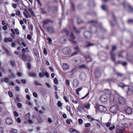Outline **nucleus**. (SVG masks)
<instances>
[{
    "label": "nucleus",
    "mask_w": 133,
    "mask_h": 133,
    "mask_svg": "<svg viewBox=\"0 0 133 133\" xmlns=\"http://www.w3.org/2000/svg\"><path fill=\"white\" fill-rule=\"evenodd\" d=\"M73 85L75 88L77 87L78 85L79 82L76 79L74 80L73 82Z\"/></svg>",
    "instance_id": "nucleus-13"
},
{
    "label": "nucleus",
    "mask_w": 133,
    "mask_h": 133,
    "mask_svg": "<svg viewBox=\"0 0 133 133\" xmlns=\"http://www.w3.org/2000/svg\"><path fill=\"white\" fill-rule=\"evenodd\" d=\"M26 121H28L30 118V115L29 113L26 115L24 117Z\"/></svg>",
    "instance_id": "nucleus-23"
},
{
    "label": "nucleus",
    "mask_w": 133,
    "mask_h": 133,
    "mask_svg": "<svg viewBox=\"0 0 133 133\" xmlns=\"http://www.w3.org/2000/svg\"><path fill=\"white\" fill-rule=\"evenodd\" d=\"M129 9V11L130 12H132L133 11V8H132L130 5H128Z\"/></svg>",
    "instance_id": "nucleus-35"
},
{
    "label": "nucleus",
    "mask_w": 133,
    "mask_h": 133,
    "mask_svg": "<svg viewBox=\"0 0 133 133\" xmlns=\"http://www.w3.org/2000/svg\"><path fill=\"white\" fill-rule=\"evenodd\" d=\"M66 109L70 113L71 112V108L70 107L67 106L66 107Z\"/></svg>",
    "instance_id": "nucleus-45"
},
{
    "label": "nucleus",
    "mask_w": 133,
    "mask_h": 133,
    "mask_svg": "<svg viewBox=\"0 0 133 133\" xmlns=\"http://www.w3.org/2000/svg\"><path fill=\"white\" fill-rule=\"evenodd\" d=\"M70 41L72 43L76 44V41H74V40L75 38V37L74 36L72 33H71L70 35Z\"/></svg>",
    "instance_id": "nucleus-8"
},
{
    "label": "nucleus",
    "mask_w": 133,
    "mask_h": 133,
    "mask_svg": "<svg viewBox=\"0 0 133 133\" xmlns=\"http://www.w3.org/2000/svg\"><path fill=\"white\" fill-rule=\"evenodd\" d=\"M118 107L117 105H115L111 107L110 109V110L112 113H116L118 110Z\"/></svg>",
    "instance_id": "nucleus-3"
},
{
    "label": "nucleus",
    "mask_w": 133,
    "mask_h": 133,
    "mask_svg": "<svg viewBox=\"0 0 133 133\" xmlns=\"http://www.w3.org/2000/svg\"><path fill=\"white\" fill-rule=\"evenodd\" d=\"M66 37L65 36H63L60 38L61 42L63 44H65L66 42Z\"/></svg>",
    "instance_id": "nucleus-14"
},
{
    "label": "nucleus",
    "mask_w": 133,
    "mask_h": 133,
    "mask_svg": "<svg viewBox=\"0 0 133 133\" xmlns=\"http://www.w3.org/2000/svg\"><path fill=\"white\" fill-rule=\"evenodd\" d=\"M54 83L56 84H58V82L57 78H54Z\"/></svg>",
    "instance_id": "nucleus-43"
},
{
    "label": "nucleus",
    "mask_w": 133,
    "mask_h": 133,
    "mask_svg": "<svg viewBox=\"0 0 133 133\" xmlns=\"http://www.w3.org/2000/svg\"><path fill=\"white\" fill-rule=\"evenodd\" d=\"M79 77L80 80L82 81H84L87 78L84 72L81 73L79 75Z\"/></svg>",
    "instance_id": "nucleus-4"
},
{
    "label": "nucleus",
    "mask_w": 133,
    "mask_h": 133,
    "mask_svg": "<svg viewBox=\"0 0 133 133\" xmlns=\"http://www.w3.org/2000/svg\"><path fill=\"white\" fill-rule=\"evenodd\" d=\"M105 93L107 94H109L110 93V91L109 90H107L105 91Z\"/></svg>",
    "instance_id": "nucleus-63"
},
{
    "label": "nucleus",
    "mask_w": 133,
    "mask_h": 133,
    "mask_svg": "<svg viewBox=\"0 0 133 133\" xmlns=\"http://www.w3.org/2000/svg\"><path fill=\"white\" fill-rule=\"evenodd\" d=\"M77 23L78 24H82L83 21L80 17H78L77 19Z\"/></svg>",
    "instance_id": "nucleus-21"
},
{
    "label": "nucleus",
    "mask_w": 133,
    "mask_h": 133,
    "mask_svg": "<svg viewBox=\"0 0 133 133\" xmlns=\"http://www.w3.org/2000/svg\"><path fill=\"white\" fill-rule=\"evenodd\" d=\"M102 8L103 10L105 11H106L107 9V6L105 5H102Z\"/></svg>",
    "instance_id": "nucleus-33"
},
{
    "label": "nucleus",
    "mask_w": 133,
    "mask_h": 133,
    "mask_svg": "<svg viewBox=\"0 0 133 133\" xmlns=\"http://www.w3.org/2000/svg\"><path fill=\"white\" fill-rule=\"evenodd\" d=\"M83 109L84 108H83L81 106H78L77 108V110L81 113H82L83 112Z\"/></svg>",
    "instance_id": "nucleus-20"
},
{
    "label": "nucleus",
    "mask_w": 133,
    "mask_h": 133,
    "mask_svg": "<svg viewBox=\"0 0 133 133\" xmlns=\"http://www.w3.org/2000/svg\"><path fill=\"white\" fill-rule=\"evenodd\" d=\"M18 130L17 129L12 128L10 130L9 133H18Z\"/></svg>",
    "instance_id": "nucleus-19"
},
{
    "label": "nucleus",
    "mask_w": 133,
    "mask_h": 133,
    "mask_svg": "<svg viewBox=\"0 0 133 133\" xmlns=\"http://www.w3.org/2000/svg\"><path fill=\"white\" fill-rule=\"evenodd\" d=\"M125 111L126 112L127 114L129 115L131 114L132 111V108H131L129 107L125 108Z\"/></svg>",
    "instance_id": "nucleus-10"
},
{
    "label": "nucleus",
    "mask_w": 133,
    "mask_h": 133,
    "mask_svg": "<svg viewBox=\"0 0 133 133\" xmlns=\"http://www.w3.org/2000/svg\"><path fill=\"white\" fill-rule=\"evenodd\" d=\"M62 67L64 70H67L69 69V65L66 63H63L62 65Z\"/></svg>",
    "instance_id": "nucleus-11"
},
{
    "label": "nucleus",
    "mask_w": 133,
    "mask_h": 133,
    "mask_svg": "<svg viewBox=\"0 0 133 133\" xmlns=\"http://www.w3.org/2000/svg\"><path fill=\"white\" fill-rule=\"evenodd\" d=\"M4 130L3 128L2 127H0V133H3Z\"/></svg>",
    "instance_id": "nucleus-54"
},
{
    "label": "nucleus",
    "mask_w": 133,
    "mask_h": 133,
    "mask_svg": "<svg viewBox=\"0 0 133 133\" xmlns=\"http://www.w3.org/2000/svg\"><path fill=\"white\" fill-rule=\"evenodd\" d=\"M4 81L6 83H8L9 82V79L8 77H6L4 79Z\"/></svg>",
    "instance_id": "nucleus-37"
},
{
    "label": "nucleus",
    "mask_w": 133,
    "mask_h": 133,
    "mask_svg": "<svg viewBox=\"0 0 133 133\" xmlns=\"http://www.w3.org/2000/svg\"><path fill=\"white\" fill-rule=\"evenodd\" d=\"M44 75L47 77H48L49 76V74L47 72H45Z\"/></svg>",
    "instance_id": "nucleus-47"
},
{
    "label": "nucleus",
    "mask_w": 133,
    "mask_h": 133,
    "mask_svg": "<svg viewBox=\"0 0 133 133\" xmlns=\"http://www.w3.org/2000/svg\"><path fill=\"white\" fill-rule=\"evenodd\" d=\"M115 128V126L114 125H113L112 127H110L109 128V129L110 130H112Z\"/></svg>",
    "instance_id": "nucleus-50"
},
{
    "label": "nucleus",
    "mask_w": 133,
    "mask_h": 133,
    "mask_svg": "<svg viewBox=\"0 0 133 133\" xmlns=\"http://www.w3.org/2000/svg\"><path fill=\"white\" fill-rule=\"evenodd\" d=\"M118 101L119 103L121 104L124 105L126 103L125 99L122 97H120L119 98Z\"/></svg>",
    "instance_id": "nucleus-9"
},
{
    "label": "nucleus",
    "mask_w": 133,
    "mask_h": 133,
    "mask_svg": "<svg viewBox=\"0 0 133 133\" xmlns=\"http://www.w3.org/2000/svg\"><path fill=\"white\" fill-rule=\"evenodd\" d=\"M108 99V96L106 95H103L100 97V100L102 102L104 103L107 102Z\"/></svg>",
    "instance_id": "nucleus-5"
},
{
    "label": "nucleus",
    "mask_w": 133,
    "mask_h": 133,
    "mask_svg": "<svg viewBox=\"0 0 133 133\" xmlns=\"http://www.w3.org/2000/svg\"><path fill=\"white\" fill-rule=\"evenodd\" d=\"M70 81L69 79L66 80L65 81V83L67 85L69 86L70 85Z\"/></svg>",
    "instance_id": "nucleus-38"
},
{
    "label": "nucleus",
    "mask_w": 133,
    "mask_h": 133,
    "mask_svg": "<svg viewBox=\"0 0 133 133\" xmlns=\"http://www.w3.org/2000/svg\"><path fill=\"white\" fill-rule=\"evenodd\" d=\"M57 105L59 107H61L62 104L61 103V102L60 101H58L57 103Z\"/></svg>",
    "instance_id": "nucleus-44"
},
{
    "label": "nucleus",
    "mask_w": 133,
    "mask_h": 133,
    "mask_svg": "<svg viewBox=\"0 0 133 133\" xmlns=\"http://www.w3.org/2000/svg\"><path fill=\"white\" fill-rule=\"evenodd\" d=\"M71 8H72L73 10L74 11L75 10V5L73 3H72L71 4Z\"/></svg>",
    "instance_id": "nucleus-53"
},
{
    "label": "nucleus",
    "mask_w": 133,
    "mask_h": 133,
    "mask_svg": "<svg viewBox=\"0 0 133 133\" xmlns=\"http://www.w3.org/2000/svg\"><path fill=\"white\" fill-rule=\"evenodd\" d=\"M3 50L5 51L6 53L7 54H9V52L7 49L4 46L3 47Z\"/></svg>",
    "instance_id": "nucleus-39"
},
{
    "label": "nucleus",
    "mask_w": 133,
    "mask_h": 133,
    "mask_svg": "<svg viewBox=\"0 0 133 133\" xmlns=\"http://www.w3.org/2000/svg\"><path fill=\"white\" fill-rule=\"evenodd\" d=\"M12 41V39L10 37L5 38L4 39V41L6 43L11 42Z\"/></svg>",
    "instance_id": "nucleus-18"
},
{
    "label": "nucleus",
    "mask_w": 133,
    "mask_h": 133,
    "mask_svg": "<svg viewBox=\"0 0 133 133\" xmlns=\"http://www.w3.org/2000/svg\"><path fill=\"white\" fill-rule=\"evenodd\" d=\"M96 112H98L99 111L103 112L107 110V108L104 105H100L97 106V105L95 107Z\"/></svg>",
    "instance_id": "nucleus-1"
},
{
    "label": "nucleus",
    "mask_w": 133,
    "mask_h": 133,
    "mask_svg": "<svg viewBox=\"0 0 133 133\" xmlns=\"http://www.w3.org/2000/svg\"><path fill=\"white\" fill-rule=\"evenodd\" d=\"M8 94H9V95L10 97H11L13 96L12 94L11 91H9L8 92Z\"/></svg>",
    "instance_id": "nucleus-52"
},
{
    "label": "nucleus",
    "mask_w": 133,
    "mask_h": 133,
    "mask_svg": "<svg viewBox=\"0 0 133 133\" xmlns=\"http://www.w3.org/2000/svg\"><path fill=\"white\" fill-rule=\"evenodd\" d=\"M15 31L16 32V33L17 35H18L19 34V31L18 29L16 28L15 29Z\"/></svg>",
    "instance_id": "nucleus-61"
},
{
    "label": "nucleus",
    "mask_w": 133,
    "mask_h": 133,
    "mask_svg": "<svg viewBox=\"0 0 133 133\" xmlns=\"http://www.w3.org/2000/svg\"><path fill=\"white\" fill-rule=\"evenodd\" d=\"M36 74L33 72H31L29 73V75L30 77H34L35 75Z\"/></svg>",
    "instance_id": "nucleus-25"
},
{
    "label": "nucleus",
    "mask_w": 133,
    "mask_h": 133,
    "mask_svg": "<svg viewBox=\"0 0 133 133\" xmlns=\"http://www.w3.org/2000/svg\"><path fill=\"white\" fill-rule=\"evenodd\" d=\"M88 24H98L97 21L92 20L88 22Z\"/></svg>",
    "instance_id": "nucleus-22"
},
{
    "label": "nucleus",
    "mask_w": 133,
    "mask_h": 133,
    "mask_svg": "<svg viewBox=\"0 0 133 133\" xmlns=\"http://www.w3.org/2000/svg\"><path fill=\"white\" fill-rule=\"evenodd\" d=\"M90 126V123H88L85 124V126L86 127H88Z\"/></svg>",
    "instance_id": "nucleus-59"
},
{
    "label": "nucleus",
    "mask_w": 133,
    "mask_h": 133,
    "mask_svg": "<svg viewBox=\"0 0 133 133\" xmlns=\"http://www.w3.org/2000/svg\"><path fill=\"white\" fill-rule=\"evenodd\" d=\"M6 122L7 124L9 125L12 124L13 122L12 119L10 118H6Z\"/></svg>",
    "instance_id": "nucleus-12"
},
{
    "label": "nucleus",
    "mask_w": 133,
    "mask_h": 133,
    "mask_svg": "<svg viewBox=\"0 0 133 133\" xmlns=\"http://www.w3.org/2000/svg\"><path fill=\"white\" fill-rule=\"evenodd\" d=\"M91 33L89 32H86L84 33V36L86 38H89L91 37Z\"/></svg>",
    "instance_id": "nucleus-17"
},
{
    "label": "nucleus",
    "mask_w": 133,
    "mask_h": 133,
    "mask_svg": "<svg viewBox=\"0 0 133 133\" xmlns=\"http://www.w3.org/2000/svg\"><path fill=\"white\" fill-rule=\"evenodd\" d=\"M75 50L76 51H79V50L78 47L77 46L74 48Z\"/></svg>",
    "instance_id": "nucleus-57"
},
{
    "label": "nucleus",
    "mask_w": 133,
    "mask_h": 133,
    "mask_svg": "<svg viewBox=\"0 0 133 133\" xmlns=\"http://www.w3.org/2000/svg\"><path fill=\"white\" fill-rule=\"evenodd\" d=\"M47 29L50 33L52 34L54 33V30L52 28L49 27Z\"/></svg>",
    "instance_id": "nucleus-26"
},
{
    "label": "nucleus",
    "mask_w": 133,
    "mask_h": 133,
    "mask_svg": "<svg viewBox=\"0 0 133 133\" xmlns=\"http://www.w3.org/2000/svg\"><path fill=\"white\" fill-rule=\"evenodd\" d=\"M9 84L10 85H14V84L12 81H10L9 83Z\"/></svg>",
    "instance_id": "nucleus-60"
},
{
    "label": "nucleus",
    "mask_w": 133,
    "mask_h": 133,
    "mask_svg": "<svg viewBox=\"0 0 133 133\" xmlns=\"http://www.w3.org/2000/svg\"><path fill=\"white\" fill-rule=\"evenodd\" d=\"M110 54H111V57L112 60L113 61H114L115 60V57L114 56V55H112L111 54V53H110Z\"/></svg>",
    "instance_id": "nucleus-41"
},
{
    "label": "nucleus",
    "mask_w": 133,
    "mask_h": 133,
    "mask_svg": "<svg viewBox=\"0 0 133 133\" xmlns=\"http://www.w3.org/2000/svg\"><path fill=\"white\" fill-rule=\"evenodd\" d=\"M74 70L73 69L70 72V76L71 77H72L74 76Z\"/></svg>",
    "instance_id": "nucleus-34"
},
{
    "label": "nucleus",
    "mask_w": 133,
    "mask_h": 133,
    "mask_svg": "<svg viewBox=\"0 0 133 133\" xmlns=\"http://www.w3.org/2000/svg\"><path fill=\"white\" fill-rule=\"evenodd\" d=\"M93 45L94 44H92L90 43H88V44L86 46L87 47H88L91 46Z\"/></svg>",
    "instance_id": "nucleus-62"
},
{
    "label": "nucleus",
    "mask_w": 133,
    "mask_h": 133,
    "mask_svg": "<svg viewBox=\"0 0 133 133\" xmlns=\"http://www.w3.org/2000/svg\"><path fill=\"white\" fill-rule=\"evenodd\" d=\"M78 52V51H76V52L73 53L71 54L72 56H74V55H76L77 54Z\"/></svg>",
    "instance_id": "nucleus-51"
},
{
    "label": "nucleus",
    "mask_w": 133,
    "mask_h": 133,
    "mask_svg": "<svg viewBox=\"0 0 133 133\" xmlns=\"http://www.w3.org/2000/svg\"><path fill=\"white\" fill-rule=\"evenodd\" d=\"M63 98H64V99L65 101V102H67L69 101V100L68 99L67 97H66V96H64V97H63Z\"/></svg>",
    "instance_id": "nucleus-46"
},
{
    "label": "nucleus",
    "mask_w": 133,
    "mask_h": 133,
    "mask_svg": "<svg viewBox=\"0 0 133 133\" xmlns=\"http://www.w3.org/2000/svg\"><path fill=\"white\" fill-rule=\"evenodd\" d=\"M34 52L35 54V55L37 56H39V54L38 53L37 49L36 48H34L33 49Z\"/></svg>",
    "instance_id": "nucleus-24"
},
{
    "label": "nucleus",
    "mask_w": 133,
    "mask_h": 133,
    "mask_svg": "<svg viewBox=\"0 0 133 133\" xmlns=\"http://www.w3.org/2000/svg\"><path fill=\"white\" fill-rule=\"evenodd\" d=\"M29 12H30L31 13V14L33 16H35V14H34V12H33V10H32V8H29Z\"/></svg>",
    "instance_id": "nucleus-28"
},
{
    "label": "nucleus",
    "mask_w": 133,
    "mask_h": 133,
    "mask_svg": "<svg viewBox=\"0 0 133 133\" xmlns=\"http://www.w3.org/2000/svg\"><path fill=\"white\" fill-rule=\"evenodd\" d=\"M115 97L114 95L112 94H110L109 96V99L110 102L113 103Z\"/></svg>",
    "instance_id": "nucleus-15"
},
{
    "label": "nucleus",
    "mask_w": 133,
    "mask_h": 133,
    "mask_svg": "<svg viewBox=\"0 0 133 133\" xmlns=\"http://www.w3.org/2000/svg\"><path fill=\"white\" fill-rule=\"evenodd\" d=\"M39 77L41 78H43L44 77L43 73H40L39 75Z\"/></svg>",
    "instance_id": "nucleus-42"
},
{
    "label": "nucleus",
    "mask_w": 133,
    "mask_h": 133,
    "mask_svg": "<svg viewBox=\"0 0 133 133\" xmlns=\"http://www.w3.org/2000/svg\"><path fill=\"white\" fill-rule=\"evenodd\" d=\"M79 123L80 124H82L83 122V120L81 118H80L78 120Z\"/></svg>",
    "instance_id": "nucleus-48"
},
{
    "label": "nucleus",
    "mask_w": 133,
    "mask_h": 133,
    "mask_svg": "<svg viewBox=\"0 0 133 133\" xmlns=\"http://www.w3.org/2000/svg\"><path fill=\"white\" fill-rule=\"evenodd\" d=\"M118 86L125 90H128V93H129V92H132L133 90V88L131 87H129L128 86L125 85L122 83L119 84Z\"/></svg>",
    "instance_id": "nucleus-2"
},
{
    "label": "nucleus",
    "mask_w": 133,
    "mask_h": 133,
    "mask_svg": "<svg viewBox=\"0 0 133 133\" xmlns=\"http://www.w3.org/2000/svg\"><path fill=\"white\" fill-rule=\"evenodd\" d=\"M45 86L46 87H48V88H50V86L49 84L47 83H46V84L45 85Z\"/></svg>",
    "instance_id": "nucleus-56"
},
{
    "label": "nucleus",
    "mask_w": 133,
    "mask_h": 133,
    "mask_svg": "<svg viewBox=\"0 0 133 133\" xmlns=\"http://www.w3.org/2000/svg\"><path fill=\"white\" fill-rule=\"evenodd\" d=\"M14 117H15V118H17L19 116V114L17 113V112L16 111H15L14 112Z\"/></svg>",
    "instance_id": "nucleus-32"
},
{
    "label": "nucleus",
    "mask_w": 133,
    "mask_h": 133,
    "mask_svg": "<svg viewBox=\"0 0 133 133\" xmlns=\"http://www.w3.org/2000/svg\"><path fill=\"white\" fill-rule=\"evenodd\" d=\"M128 24H133V20L129 19L128 21Z\"/></svg>",
    "instance_id": "nucleus-36"
},
{
    "label": "nucleus",
    "mask_w": 133,
    "mask_h": 133,
    "mask_svg": "<svg viewBox=\"0 0 133 133\" xmlns=\"http://www.w3.org/2000/svg\"><path fill=\"white\" fill-rule=\"evenodd\" d=\"M28 65V69H30L31 68V66L30 65V64L28 63L27 64Z\"/></svg>",
    "instance_id": "nucleus-58"
},
{
    "label": "nucleus",
    "mask_w": 133,
    "mask_h": 133,
    "mask_svg": "<svg viewBox=\"0 0 133 133\" xmlns=\"http://www.w3.org/2000/svg\"><path fill=\"white\" fill-rule=\"evenodd\" d=\"M53 21L50 19H47L43 21V23L44 24H48L49 23H52Z\"/></svg>",
    "instance_id": "nucleus-16"
},
{
    "label": "nucleus",
    "mask_w": 133,
    "mask_h": 133,
    "mask_svg": "<svg viewBox=\"0 0 133 133\" xmlns=\"http://www.w3.org/2000/svg\"><path fill=\"white\" fill-rule=\"evenodd\" d=\"M46 39L48 41V43L49 44H51L52 42V40L49 37H48Z\"/></svg>",
    "instance_id": "nucleus-30"
},
{
    "label": "nucleus",
    "mask_w": 133,
    "mask_h": 133,
    "mask_svg": "<svg viewBox=\"0 0 133 133\" xmlns=\"http://www.w3.org/2000/svg\"><path fill=\"white\" fill-rule=\"evenodd\" d=\"M90 104H85L84 106V108H85L88 109H90Z\"/></svg>",
    "instance_id": "nucleus-29"
},
{
    "label": "nucleus",
    "mask_w": 133,
    "mask_h": 133,
    "mask_svg": "<svg viewBox=\"0 0 133 133\" xmlns=\"http://www.w3.org/2000/svg\"><path fill=\"white\" fill-rule=\"evenodd\" d=\"M82 89V87H80L78 88L76 90V94L78 95H79V92L81 91Z\"/></svg>",
    "instance_id": "nucleus-27"
},
{
    "label": "nucleus",
    "mask_w": 133,
    "mask_h": 133,
    "mask_svg": "<svg viewBox=\"0 0 133 133\" xmlns=\"http://www.w3.org/2000/svg\"><path fill=\"white\" fill-rule=\"evenodd\" d=\"M44 52L45 54L46 55L47 54V52L46 51V48H44Z\"/></svg>",
    "instance_id": "nucleus-55"
},
{
    "label": "nucleus",
    "mask_w": 133,
    "mask_h": 133,
    "mask_svg": "<svg viewBox=\"0 0 133 133\" xmlns=\"http://www.w3.org/2000/svg\"><path fill=\"white\" fill-rule=\"evenodd\" d=\"M17 106L18 107L21 108L22 106V104L20 103H18L17 104Z\"/></svg>",
    "instance_id": "nucleus-64"
},
{
    "label": "nucleus",
    "mask_w": 133,
    "mask_h": 133,
    "mask_svg": "<svg viewBox=\"0 0 133 133\" xmlns=\"http://www.w3.org/2000/svg\"><path fill=\"white\" fill-rule=\"evenodd\" d=\"M15 119L16 122L18 123H21V121L19 117L16 118Z\"/></svg>",
    "instance_id": "nucleus-31"
},
{
    "label": "nucleus",
    "mask_w": 133,
    "mask_h": 133,
    "mask_svg": "<svg viewBox=\"0 0 133 133\" xmlns=\"http://www.w3.org/2000/svg\"><path fill=\"white\" fill-rule=\"evenodd\" d=\"M76 131V129H74L73 128H70L69 129V131L70 132H75Z\"/></svg>",
    "instance_id": "nucleus-40"
},
{
    "label": "nucleus",
    "mask_w": 133,
    "mask_h": 133,
    "mask_svg": "<svg viewBox=\"0 0 133 133\" xmlns=\"http://www.w3.org/2000/svg\"><path fill=\"white\" fill-rule=\"evenodd\" d=\"M49 11L51 12L52 13H55L57 11V8L56 6H53L52 7L49 6L48 7Z\"/></svg>",
    "instance_id": "nucleus-7"
},
{
    "label": "nucleus",
    "mask_w": 133,
    "mask_h": 133,
    "mask_svg": "<svg viewBox=\"0 0 133 133\" xmlns=\"http://www.w3.org/2000/svg\"><path fill=\"white\" fill-rule=\"evenodd\" d=\"M26 103L29 105H32V104L31 103V102L29 101H26Z\"/></svg>",
    "instance_id": "nucleus-49"
},
{
    "label": "nucleus",
    "mask_w": 133,
    "mask_h": 133,
    "mask_svg": "<svg viewBox=\"0 0 133 133\" xmlns=\"http://www.w3.org/2000/svg\"><path fill=\"white\" fill-rule=\"evenodd\" d=\"M71 49L69 48H65L63 50V52L65 54H68L71 52Z\"/></svg>",
    "instance_id": "nucleus-6"
}]
</instances>
